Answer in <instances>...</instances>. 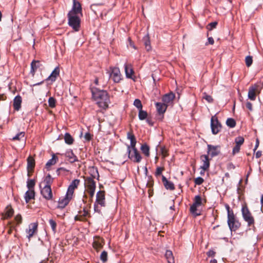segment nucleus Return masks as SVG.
Wrapping results in <instances>:
<instances>
[{
  "label": "nucleus",
  "mask_w": 263,
  "mask_h": 263,
  "mask_svg": "<svg viewBox=\"0 0 263 263\" xmlns=\"http://www.w3.org/2000/svg\"><path fill=\"white\" fill-rule=\"evenodd\" d=\"M92 97L100 107L106 109L109 103V98L107 92L103 90L96 89L92 91Z\"/></svg>",
  "instance_id": "f257e3e1"
},
{
  "label": "nucleus",
  "mask_w": 263,
  "mask_h": 263,
  "mask_svg": "<svg viewBox=\"0 0 263 263\" xmlns=\"http://www.w3.org/2000/svg\"><path fill=\"white\" fill-rule=\"evenodd\" d=\"M84 178L86 192L89 194L90 197L92 198L96 190V182L92 177H84Z\"/></svg>",
  "instance_id": "f03ea898"
},
{
  "label": "nucleus",
  "mask_w": 263,
  "mask_h": 263,
  "mask_svg": "<svg viewBox=\"0 0 263 263\" xmlns=\"http://www.w3.org/2000/svg\"><path fill=\"white\" fill-rule=\"evenodd\" d=\"M205 202V200H203L200 195H196L194 197L193 203L190 207L191 213L195 215V216L200 215V213H198L197 208L204 204Z\"/></svg>",
  "instance_id": "7ed1b4c3"
},
{
  "label": "nucleus",
  "mask_w": 263,
  "mask_h": 263,
  "mask_svg": "<svg viewBox=\"0 0 263 263\" xmlns=\"http://www.w3.org/2000/svg\"><path fill=\"white\" fill-rule=\"evenodd\" d=\"M241 213L242 217L245 221L247 222L248 226L250 227L253 225L254 223V217L246 204L242 205Z\"/></svg>",
  "instance_id": "20e7f679"
},
{
  "label": "nucleus",
  "mask_w": 263,
  "mask_h": 263,
  "mask_svg": "<svg viewBox=\"0 0 263 263\" xmlns=\"http://www.w3.org/2000/svg\"><path fill=\"white\" fill-rule=\"evenodd\" d=\"M68 24L74 30L78 31L80 27V18L78 15L68 14Z\"/></svg>",
  "instance_id": "39448f33"
},
{
  "label": "nucleus",
  "mask_w": 263,
  "mask_h": 263,
  "mask_svg": "<svg viewBox=\"0 0 263 263\" xmlns=\"http://www.w3.org/2000/svg\"><path fill=\"white\" fill-rule=\"evenodd\" d=\"M228 224L231 231H235L240 226V223L236 219L233 212H231V215L228 214Z\"/></svg>",
  "instance_id": "423d86ee"
},
{
  "label": "nucleus",
  "mask_w": 263,
  "mask_h": 263,
  "mask_svg": "<svg viewBox=\"0 0 263 263\" xmlns=\"http://www.w3.org/2000/svg\"><path fill=\"white\" fill-rule=\"evenodd\" d=\"M109 77L115 83H119L121 80V74L119 68L118 67H110Z\"/></svg>",
  "instance_id": "0eeeda50"
},
{
  "label": "nucleus",
  "mask_w": 263,
  "mask_h": 263,
  "mask_svg": "<svg viewBox=\"0 0 263 263\" xmlns=\"http://www.w3.org/2000/svg\"><path fill=\"white\" fill-rule=\"evenodd\" d=\"M211 127L213 134H218L221 128V125L217 118L215 116H213L211 119Z\"/></svg>",
  "instance_id": "6e6552de"
},
{
  "label": "nucleus",
  "mask_w": 263,
  "mask_h": 263,
  "mask_svg": "<svg viewBox=\"0 0 263 263\" xmlns=\"http://www.w3.org/2000/svg\"><path fill=\"white\" fill-rule=\"evenodd\" d=\"M133 151L132 153V150L130 149V147H127V152L128 153V158L134 162L139 163L141 161L142 157L137 149H132Z\"/></svg>",
  "instance_id": "1a4fd4ad"
},
{
  "label": "nucleus",
  "mask_w": 263,
  "mask_h": 263,
  "mask_svg": "<svg viewBox=\"0 0 263 263\" xmlns=\"http://www.w3.org/2000/svg\"><path fill=\"white\" fill-rule=\"evenodd\" d=\"M260 93V89H259V86L255 84L249 87L248 91V98L252 101H254L256 99V94Z\"/></svg>",
  "instance_id": "9d476101"
},
{
  "label": "nucleus",
  "mask_w": 263,
  "mask_h": 263,
  "mask_svg": "<svg viewBox=\"0 0 263 263\" xmlns=\"http://www.w3.org/2000/svg\"><path fill=\"white\" fill-rule=\"evenodd\" d=\"M80 183V181L79 179H76L73 180L69 184L66 194H68L69 196L72 197L74 191L78 188Z\"/></svg>",
  "instance_id": "9b49d317"
},
{
  "label": "nucleus",
  "mask_w": 263,
  "mask_h": 263,
  "mask_svg": "<svg viewBox=\"0 0 263 263\" xmlns=\"http://www.w3.org/2000/svg\"><path fill=\"white\" fill-rule=\"evenodd\" d=\"M70 15H82V7L80 3L76 0H73V6L72 9L69 12Z\"/></svg>",
  "instance_id": "f8f14e48"
},
{
  "label": "nucleus",
  "mask_w": 263,
  "mask_h": 263,
  "mask_svg": "<svg viewBox=\"0 0 263 263\" xmlns=\"http://www.w3.org/2000/svg\"><path fill=\"white\" fill-rule=\"evenodd\" d=\"M41 193L43 197L47 200L52 199L53 195L51 186H45L41 190Z\"/></svg>",
  "instance_id": "ddd939ff"
},
{
  "label": "nucleus",
  "mask_w": 263,
  "mask_h": 263,
  "mask_svg": "<svg viewBox=\"0 0 263 263\" xmlns=\"http://www.w3.org/2000/svg\"><path fill=\"white\" fill-rule=\"evenodd\" d=\"M220 153V146L208 145V153L211 157L218 155Z\"/></svg>",
  "instance_id": "4468645a"
},
{
  "label": "nucleus",
  "mask_w": 263,
  "mask_h": 263,
  "mask_svg": "<svg viewBox=\"0 0 263 263\" xmlns=\"http://www.w3.org/2000/svg\"><path fill=\"white\" fill-rule=\"evenodd\" d=\"M72 198V197L69 196L68 194H66L64 197H61L59 199L57 208L59 209H64L68 205Z\"/></svg>",
  "instance_id": "2eb2a0df"
},
{
  "label": "nucleus",
  "mask_w": 263,
  "mask_h": 263,
  "mask_svg": "<svg viewBox=\"0 0 263 263\" xmlns=\"http://www.w3.org/2000/svg\"><path fill=\"white\" fill-rule=\"evenodd\" d=\"M200 159L202 162V165L200 168L203 171L208 170L210 167V159L209 156L206 155H203L200 156Z\"/></svg>",
  "instance_id": "dca6fc26"
},
{
  "label": "nucleus",
  "mask_w": 263,
  "mask_h": 263,
  "mask_svg": "<svg viewBox=\"0 0 263 263\" xmlns=\"http://www.w3.org/2000/svg\"><path fill=\"white\" fill-rule=\"evenodd\" d=\"M96 202L102 206H105V192L104 191H99L96 195Z\"/></svg>",
  "instance_id": "f3484780"
},
{
  "label": "nucleus",
  "mask_w": 263,
  "mask_h": 263,
  "mask_svg": "<svg viewBox=\"0 0 263 263\" xmlns=\"http://www.w3.org/2000/svg\"><path fill=\"white\" fill-rule=\"evenodd\" d=\"M175 98V95L173 92L165 94L162 98L163 103L167 106L172 104Z\"/></svg>",
  "instance_id": "a211bd4d"
},
{
  "label": "nucleus",
  "mask_w": 263,
  "mask_h": 263,
  "mask_svg": "<svg viewBox=\"0 0 263 263\" xmlns=\"http://www.w3.org/2000/svg\"><path fill=\"white\" fill-rule=\"evenodd\" d=\"M37 228V224L36 223H32L29 225V229L26 231L29 239L32 237L34 233L36 232Z\"/></svg>",
  "instance_id": "6ab92c4d"
},
{
  "label": "nucleus",
  "mask_w": 263,
  "mask_h": 263,
  "mask_svg": "<svg viewBox=\"0 0 263 263\" xmlns=\"http://www.w3.org/2000/svg\"><path fill=\"white\" fill-rule=\"evenodd\" d=\"M22 100V97L18 95L16 96L13 100V107L15 110H19L21 107Z\"/></svg>",
  "instance_id": "aec40b11"
},
{
  "label": "nucleus",
  "mask_w": 263,
  "mask_h": 263,
  "mask_svg": "<svg viewBox=\"0 0 263 263\" xmlns=\"http://www.w3.org/2000/svg\"><path fill=\"white\" fill-rule=\"evenodd\" d=\"M35 192L34 190H28L25 194V199L26 203H28L31 199L34 198Z\"/></svg>",
  "instance_id": "412c9836"
},
{
  "label": "nucleus",
  "mask_w": 263,
  "mask_h": 263,
  "mask_svg": "<svg viewBox=\"0 0 263 263\" xmlns=\"http://www.w3.org/2000/svg\"><path fill=\"white\" fill-rule=\"evenodd\" d=\"M162 180L166 189L170 190H174L175 189L174 183L172 182L168 181L164 176H162Z\"/></svg>",
  "instance_id": "4be33fe9"
},
{
  "label": "nucleus",
  "mask_w": 263,
  "mask_h": 263,
  "mask_svg": "<svg viewBox=\"0 0 263 263\" xmlns=\"http://www.w3.org/2000/svg\"><path fill=\"white\" fill-rule=\"evenodd\" d=\"M124 68L126 77L127 78L132 79V76L134 74V70L132 68V65L125 64L124 65Z\"/></svg>",
  "instance_id": "5701e85b"
},
{
  "label": "nucleus",
  "mask_w": 263,
  "mask_h": 263,
  "mask_svg": "<svg viewBox=\"0 0 263 263\" xmlns=\"http://www.w3.org/2000/svg\"><path fill=\"white\" fill-rule=\"evenodd\" d=\"M156 107L159 114L163 115L165 112L167 106L164 103L157 102L156 103Z\"/></svg>",
  "instance_id": "b1692460"
},
{
  "label": "nucleus",
  "mask_w": 263,
  "mask_h": 263,
  "mask_svg": "<svg viewBox=\"0 0 263 263\" xmlns=\"http://www.w3.org/2000/svg\"><path fill=\"white\" fill-rule=\"evenodd\" d=\"M65 156L70 163H73L78 161L77 156L74 155L72 151H67L65 153Z\"/></svg>",
  "instance_id": "393cba45"
},
{
  "label": "nucleus",
  "mask_w": 263,
  "mask_h": 263,
  "mask_svg": "<svg viewBox=\"0 0 263 263\" xmlns=\"http://www.w3.org/2000/svg\"><path fill=\"white\" fill-rule=\"evenodd\" d=\"M59 68L58 67H56L51 72L50 75L48 77L47 80H51L52 82L54 81L58 76H59Z\"/></svg>",
  "instance_id": "a878e982"
},
{
  "label": "nucleus",
  "mask_w": 263,
  "mask_h": 263,
  "mask_svg": "<svg viewBox=\"0 0 263 263\" xmlns=\"http://www.w3.org/2000/svg\"><path fill=\"white\" fill-rule=\"evenodd\" d=\"M143 41L145 45V49L147 51L151 50V42L149 37L148 34L145 35L143 38Z\"/></svg>",
  "instance_id": "bb28decb"
},
{
  "label": "nucleus",
  "mask_w": 263,
  "mask_h": 263,
  "mask_svg": "<svg viewBox=\"0 0 263 263\" xmlns=\"http://www.w3.org/2000/svg\"><path fill=\"white\" fill-rule=\"evenodd\" d=\"M89 174L90 176L89 177H92L93 179L97 178L99 179V175L98 172V170L96 167H91L89 169Z\"/></svg>",
  "instance_id": "cd10ccee"
},
{
  "label": "nucleus",
  "mask_w": 263,
  "mask_h": 263,
  "mask_svg": "<svg viewBox=\"0 0 263 263\" xmlns=\"http://www.w3.org/2000/svg\"><path fill=\"white\" fill-rule=\"evenodd\" d=\"M165 256L166 259L167 260L168 263H174L175 262L173 253L171 251L166 250L165 254Z\"/></svg>",
  "instance_id": "c85d7f7f"
},
{
  "label": "nucleus",
  "mask_w": 263,
  "mask_h": 263,
  "mask_svg": "<svg viewBox=\"0 0 263 263\" xmlns=\"http://www.w3.org/2000/svg\"><path fill=\"white\" fill-rule=\"evenodd\" d=\"M58 158L55 156L54 154L52 155V158L48 160V161L46 163V166L47 168L49 167L51 165L55 164L57 161Z\"/></svg>",
  "instance_id": "c756f323"
},
{
  "label": "nucleus",
  "mask_w": 263,
  "mask_h": 263,
  "mask_svg": "<svg viewBox=\"0 0 263 263\" xmlns=\"http://www.w3.org/2000/svg\"><path fill=\"white\" fill-rule=\"evenodd\" d=\"M13 210L10 206H7L5 209V218H8L11 217L13 214Z\"/></svg>",
  "instance_id": "7c9ffc66"
},
{
  "label": "nucleus",
  "mask_w": 263,
  "mask_h": 263,
  "mask_svg": "<svg viewBox=\"0 0 263 263\" xmlns=\"http://www.w3.org/2000/svg\"><path fill=\"white\" fill-rule=\"evenodd\" d=\"M141 150L146 156L148 157L149 156V147L147 144H144L142 145Z\"/></svg>",
  "instance_id": "2f4dec72"
},
{
  "label": "nucleus",
  "mask_w": 263,
  "mask_h": 263,
  "mask_svg": "<svg viewBox=\"0 0 263 263\" xmlns=\"http://www.w3.org/2000/svg\"><path fill=\"white\" fill-rule=\"evenodd\" d=\"M64 140L66 143L72 144L73 142V139L69 133H66L64 136Z\"/></svg>",
  "instance_id": "473e14b6"
},
{
  "label": "nucleus",
  "mask_w": 263,
  "mask_h": 263,
  "mask_svg": "<svg viewBox=\"0 0 263 263\" xmlns=\"http://www.w3.org/2000/svg\"><path fill=\"white\" fill-rule=\"evenodd\" d=\"M13 141L15 140H25V133L20 132L18 133L16 136L12 138Z\"/></svg>",
  "instance_id": "72a5a7b5"
},
{
  "label": "nucleus",
  "mask_w": 263,
  "mask_h": 263,
  "mask_svg": "<svg viewBox=\"0 0 263 263\" xmlns=\"http://www.w3.org/2000/svg\"><path fill=\"white\" fill-rule=\"evenodd\" d=\"M44 182L45 183V186H51V184L53 182V178L50 174H48L45 178Z\"/></svg>",
  "instance_id": "f704fd0d"
},
{
  "label": "nucleus",
  "mask_w": 263,
  "mask_h": 263,
  "mask_svg": "<svg viewBox=\"0 0 263 263\" xmlns=\"http://www.w3.org/2000/svg\"><path fill=\"white\" fill-rule=\"evenodd\" d=\"M35 162L34 159L31 157H29L27 159V166L28 168H33L34 166Z\"/></svg>",
  "instance_id": "c9c22d12"
},
{
  "label": "nucleus",
  "mask_w": 263,
  "mask_h": 263,
  "mask_svg": "<svg viewBox=\"0 0 263 263\" xmlns=\"http://www.w3.org/2000/svg\"><path fill=\"white\" fill-rule=\"evenodd\" d=\"M147 116V113L146 111L142 110V108L139 109L138 117L140 120H143L146 118Z\"/></svg>",
  "instance_id": "e433bc0d"
},
{
  "label": "nucleus",
  "mask_w": 263,
  "mask_h": 263,
  "mask_svg": "<svg viewBox=\"0 0 263 263\" xmlns=\"http://www.w3.org/2000/svg\"><path fill=\"white\" fill-rule=\"evenodd\" d=\"M31 72H34L37 68L39 67V61H33L32 62L31 64Z\"/></svg>",
  "instance_id": "4c0bfd02"
},
{
  "label": "nucleus",
  "mask_w": 263,
  "mask_h": 263,
  "mask_svg": "<svg viewBox=\"0 0 263 263\" xmlns=\"http://www.w3.org/2000/svg\"><path fill=\"white\" fill-rule=\"evenodd\" d=\"M226 124L229 127L233 128L235 126L236 122L232 118H228L226 121Z\"/></svg>",
  "instance_id": "58836bf2"
},
{
  "label": "nucleus",
  "mask_w": 263,
  "mask_h": 263,
  "mask_svg": "<svg viewBox=\"0 0 263 263\" xmlns=\"http://www.w3.org/2000/svg\"><path fill=\"white\" fill-rule=\"evenodd\" d=\"M35 181L33 179L28 180L27 181V186L28 190H34V187L35 186Z\"/></svg>",
  "instance_id": "ea45409f"
},
{
  "label": "nucleus",
  "mask_w": 263,
  "mask_h": 263,
  "mask_svg": "<svg viewBox=\"0 0 263 263\" xmlns=\"http://www.w3.org/2000/svg\"><path fill=\"white\" fill-rule=\"evenodd\" d=\"M253 62L252 57L250 55L247 56L245 58V63L246 66L249 67H250Z\"/></svg>",
  "instance_id": "a19ab883"
},
{
  "label": "nucleus",
  "mask_w": 263,
  "mask_h": 263,
  "mask_svg": "<svg viewBox=\"0 0 263 263\" xmlns=\"http://www.w3.org/2000/svg\"><path fill=\"white\" fill-rule=\"evenodd\" d=\"M134 105L139 110L142 108V105L141 101L138 99H135L134 102Z\"/></svg>",
  "instance_id": "79ce46f5"
},
{
  "label": "nucleus",
  "mask_w": 263,
  "mask_h": 263,
  "mask_svg": "<svg viewBox=\"0 0 263 263\" xmlns=\"http://www.w3.org/2000/svg\"><path fill=\"white\" fill-rule=\"evenodd\" d=\"M244 138L242 137L239 136L235 138V142L236 144L241 145L244 142Z\"/></svg>",
  "instance_id": "37998d69"
},
{
  "label": "nucleus",
  "mask_w": 263,
  "mask_h": 263,
  "mask_svg": "<svg viewBox=\"0 0 263 263\" xmlns=\"http://www.w3.org/2000/svg\"><path fill=\"white\" fill-rule=\"evenodd\" d=\"M100 258L101 260L103 262H105L107 260V253L106 251H103L100 255Z\"/></svg>",
  "instance_id": "c03bdc74"
},
{
  "label": "nucleus",
  "mask_w": 263,
  "mask_h": 263,
  "mask_svg": "<svg viewBox=\"0 0 263 263\" xmlns=\"http://www.w3.org/2000/svg\"><path fill=\"white\" fill-rule=\"evenodd\" d=\"M49 106L53 108L55 106V100L53 97H50L48 99Z\"/></svg>",
  "instance_id": "a18cd8bd"
},
{
  "label": "nucleus",
  "mask_w": 263,
  "mask_h": 263,
  "mask_svg": "<svg viewBox=\"0 0 263 263\" xmlns=\"http://www.w3.org/2000/svg\"><path fill=\"white\" fill-rule=\"evenodd\" d=\"M217 25V22H213L210 23L208 26L207 29L209 30H212L213 29L216 28V26Z\"/></svg>",
  "instance_id": "49530a36"
},
{
  "label": "nucleus",
  "mask_w": 263,
  "mask_h": 263,
  "mask_svg": "<svg viewBox=\"0 0 263 263\" xmlns=\"http://www.w3.org/2000/svg\"><path fill=\"white\" fill-rule=\"evenodd\" d=\"M49 222L53 231L55 232L57 227V223L55 221L52 219H50L49 220Z\"/></svg>",
  "instance_id": "de8ad7c7"
},
{
  "label": "nucleus",
  "mask_w": 263,
  "mask_h": 263,
  "mask_svg": "<svg viewBox=\"0 0 263 263\" xmlns=\"http://www.w3.org/2000/svg\"><path fill=\"white\" fill-rule=\"evenodd\" d=\"M203 95L202 98L206 100L209 103H212L213 102V99L211 96L207 95L206 93H204Z\"/></svg>",
  "instance_id": "09e8293b"
},
{
  "label": "nucleus",
  "mask_w": 263,
  "mask_h": 263,
  "mask_svg": "<svg viewBox=\"0 0 263 263\" xmlns=\"http://www.w3.org/2000/svg\"><path fill=\"white\" fill-rule=\"evenodd\" d=\"M240 146L241 145L236 144L235 146L233 148L232 154L233 155H235L239 152Z\"/></svg>",
  "instance_id": "8fccbe9b"
},
{
  "label": "nucleus",
  "mask_w": 263,
  "mask_h": 263,
  "mask_svg": "<svg viewBox=\"0 0 263 263\" xmlns=\"http://www.w3.org/2000/svg\"><path fill=\"white\" fill-rule=\"evenodd\" d=\"M203 181H204L203 179L200 177L196 178L194 181L195 183L197 185L201 184L203 182Z\"/></svg>",
  "instance_id": "3c124183"
},
{
  "label": "nucleus",
  "mask_w": 263,
  "mask_h": 263,
  "mask_svg": "<svg viewBox=\"0 0 263 263\" xmlns=\"http://www.w3.org/2000/svg\"><path fill=\"white\" fill-rule=\"evenodd\" d=\"M136 143H137V141H136V138L130 140V145L129 146L130 147V149H137L136 148Z\"/></svg>",
  "instance_id": "603ef678"
},
{
  "label": "nucleus",
  "mask_w": 263,
  "mask_h": 263,
  "mask_svg": "<svg viewBox=\"0 0 263 263\" xmlns=\"http://www.w3.org/2000/svg\"><path fill=\"white\" fill-rule=\"evenodd\" d=\"M93 247L96 249H99L102 248V246L101 243L97 241H95L93 243Z\"/></svg>",
  "instance_id": "864d4df0"
},
{
  "label": "nucleus",
  "mask_w": 263,
  "mask_h": 263,
  "mask_svg": "<svg viewBox=\"0 0 263 263\" xmlns=\"http://www.w3.org/2000/svg\"><path fill=\"white\" fill-rule=\"evenodd\" d=\"M15 220L16 221L17 224H19L22 223V218L21 215L17 214L15 217Z\"/></svg>",
  "instance_id": "5fc2aeb1"
},
{
  "label": "nucleus",
  "mask_w": 263,
  "mask_h": 263,
  "mask_svg": "<svg viewBox=\"0 0 263 263\" xmlns=\"http://www.w3.org/2000/svg\"><path fill=\"white\" fill-rule=\"evenodd\" d=\"M163 171V168L158 167L156 169V171L155 173L156 176H159L161 174L162 171Z\"/></svg>",
  "instance_id": "6e6d98bb"
},
{
  "label": "nucleus",
  "mask_w": 263,
  "mask_h": 263,
  "mask_svg": "<svg viewBox=\"0 0 263 263\" xmlns=\"http://www.w3.org/2000/svg\"><path fill=\"white\" fill-rule=\"evenodd\" d=\"M84 138L87 141H89L91 139V135L89 133H85Z\"/></svg>",
  "instance_id": "4d7b16f0"
},
{
  "label": "nucleus",
  "mask_w": 263,
  "mask_h": 263,
  "mask_svg": "<svg viewBox=\"0 0 263 263\" xmlns=\"http://www.w3.org/2000/svg\"><path fill=\"white\" fill-rule=\"evenodd\" d=\"M127 138L130 140L134 139L135 138V136L132 133L128 132L127 135Z\"/></svg>",
  "instance_id": "13d9d810"
},
{
  "label": "nucleus",
  "mask_w": 263,
  "mask_h": 263,
  "mask_svg": "<svg viewBox=\"0 0 263 263\" xmlns=\"http://www.w3.org/2000/svg\"><path fill=\"white\" fill-rule=\"evenodd\" d=\"M206 254L209 257H213L215 254V252H214L213 250H211L209 251Z\"/></svg>",
  "instance_id": "bf43d9fd"
},
{
  "label": "nucleus",
  "mask_w": 263,
  "mask_h": 263,
  "mask_svg": "<svg viewBox=\"0 0 263 263\" xmlns=\"http://www.w3.org/2000/svg\"><path fill=\"white\" fill-rule=\"evenodd\" d=\"M80 213H82L81 215L82 217H86L89 215L88 212L85 209H84L83 211L82 212H81Z\"/></svg>",
  "instance_id": "052dcab7"
},
{
  "label": "nucleus",
  "mask_w": 263,
  "mask_h": 263,
  "mask_svg": "<svg viewBox=\"0 0 263 263\" xmlns=\"http://www.w3.org/2000/svg\"><path fill=\"white\" fill-rule=\"evenodd\" d=\"M246 107L250 110H252V104L250 102H247V103H246Z\"/></svg>",
  "instance_id": "680f3d73"
},
{
  "label": "nucleus",
  "mask_w": 263,
  "mask_h": 263,
  "mask_svg": "<svg viewBox=\"0 0 263 263\" xmlns=\"http://www.w3.org/2000/svg\"><path fill=\"white\" fill-rule=\"evenodd\" d=\"M161 154L163 157H166L167 155L166 150L164 148H161Z\"/></svg>",
  "instance_id": "e2e57ef3"
},
{
  "label": "nucleus",
  "mask_w": 263,
  "mask_h": 263,
  "mask_svg": "<svg viewBox=\"0 0 263 263\" xmlns=\"http://www.w3.org/2000/svg\"><path fill=\"white\" fill-rule=\"evenodd\" d=\"M225 206L227 210L228 215V214L231 215V212L233 211L230 210V208L229 205L228 204H226Z\"/></svg>",
  "instance_id": "0e129e2a"
},
{
  "label": "nucleus",
  "mask_w": 263,
  "mask_h": 263,
  "mask_svg": "<svg viewBox=\"0 0 263 263\" xmlns=\"http://www.w3.org/2000/svg\"><path fill=\"white\" fill-rule=\"evenodd\" d=\"M208 43L211 45H213L214 43V39L212 37H208Z\"/></svg>",
  "instance_id": "69168bd1"
},
{
  "label": "nucleus",
  "mask_w": 263,
  "mask_h": 263,
  "mask_svg": "<svg viewBox=\"0 0 263 263\" xmlns=\"http://www.w3.org/2000/svg\"><path fill=\"white\" fill-rule=\"evenodd\" d=\"M74 220H82L83 218H82L81 215L76 216L74 217Z\"/></svg>",
  "instance_id": "338daca9"
},
{
  "label": "nucleus",
  "mask_w": 263,
  "mask_h": 263,
  "mask_svg": "<svg viewBox=\"0 0 263 263\" xmlns=\"http://www.w3.org/2000/svg\"><path fill=\"white\" fill-rule=\"evenodd\" d=\"M261 151H259L256 153L255 157L256 158H260L261 157Z\"/></svg>",
  "instance_id": "774afa93"
}]
</instances>
